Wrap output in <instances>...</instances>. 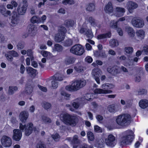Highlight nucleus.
I'll use <instances>...</instances> for the list:
<instances>
[{
  "instance_id": "nucleus-35",
  "label": "nucleus",
  "mask_w": 148,
  "mask_h": 148,
  "mask_svg": "<svg viewBox=\"0 0 148 148\" xmlns=\"http://www.w3.org/2000/svg\"><path fill=\"white\" fill-rule=\"evenodd\" d=\"M77 80L79 85L80 89L82 88L86 85V80L84 79H80Z\"/></svg>"
},
{
  "instance_id": "nucleus-58",
  "label": "nucleus",
  "mask_w": 148,
  "mask_h": 148,
  "mask_svg": "<svg viewBox=\"0 0 148 148\" xmlns=\"http://www.w3.org/2000/svg\"><path fill=\"white\" fill-rule=\"evenodd\" d=\"M29 31L30 33L34 34L35 33L37 30L36 29H35L34 26H32L30 27L29 29Z\"/></svg>"
},
{
  "instance_id": "nucleus-36",
  "label": "nucleus",
  "mask_w": 148,
  "mask_h": 148,
  "mask_svg": "<svg viewBox=\"0 0 148 148\" xmlns=\"http://www.w3.org/2000/svg\"><path fill=\"white\" fill-rule=\"evenodd\" d=\"M110 45L112 47L117 46L119 45V43L115 39H111L109 41Z\"/></svg>"
},
{
  "instance_id": "nucleus-61",
  "label": "nucleus",
  "mask_w": 148,
  "mask_h": 148,
  "mask_svg": "<svg viewBox=\"0 0 148 148\" xmlns=\"http://www.w3.org/2000/svg\"><path fill=\"white\" fill-rule=\"evenodd\" d=\"M61 95L65 97V98L66 99H69L70 95L67 93L65 92L62 91L61 92Z\"/></svg>"
},
{
  "instance_id": "nucleus-32",
  "label": "nucleus",
  "mask_w": 148,
  "mask_h": 148,
  "mask_svg": "<svg viewBox=\"0 0 148 148\" xmlns=\"http://www.w3.org/2000/svg\"><path fill=\"white\" fill-rule=\"evenodd\" d=\"M53 78L55 80L57 81H62L63 80L64 76L62 74L58 73L53 76Z\"/></svg>"
},
{
  "instance_id": "nucleus-49",
  "label": "nucleus",
  "mask_w": 148,
  "mask_h": 148,
  "mask_svg": "<svg viewBox=\"0 0 148 148\" xmlns=\"http://www.w3.org/2000/svg\"><path fill=\"white\" fill-rule=\"evenodd\" d=\"M36 148H46V146L42 142H40L36 144Z\"/></svg>"
},
{
  "instance_id": "nucleus-38",
  "label": "nucleus",
  "mask_w": 148,
  "mask_h": 148,
  "mask_svg": "<svg viewBox=\"0 0 148 148\" xmlns=\"http://www.w3.org/2000/svg\"><path fill=\"white\" fill-rule=\"evenodd\" d=\"M86 10L88 11H92L95 10V6L93 3H90L86 6Z\"/></svg>"
},
{
  "instance_id": "nucleus-42",
  "label": "nucleus",
  "mask_w": 148,
  "mask_h": 148,
  "mask_svg": "<svg viewBox=\"0 0 148 148\" xmlns=\"http://www.w3.org/2000/svg\"><path fill=\"white\" fill-rule=\"evenodd\" d=\"M62 3L64 5L67 4L72 5L74 4L75 2L74 0H64L62 1Z\"/></svg>"
},
{
  "instance_id": "nucleus-24",
  "label": "nucleus",
  "mask_w": 148,
  "mask_h": 148,
  "mask_svg": "<svg viewBox=\"0 0 148 148\" xmlns=\"http://www.w3.org/2000/svg\"><path fill=\"white\" fill-rule=\"evenodd\" d=\"M139 105L142 108H147L148 107V100L146 99H141L139 102Z\"/></svg>"
},
{
  "instance_id": "nucleus-22",
  "label": "nucleus",
  "mask_w": 148,
  "mask_h": 148,
  "mask_svg": "<svg viewBox=\"0 0 148 148\" xmlns=\"http://www.w3.org/2000/svg\"><path fill=\"white\" fill-rule=\"evenodd\" d=\"M104 10L106 13H110L113 11V8L111 3L109 2L106 5L104 8Z\"/></svg>"
},
{
  "instance_id": "nucleus-52",
  "label": "nucleus",
  "mask_w": 148,
  "mask_h": 148,
  "mask_svg": "<svg viewBox=\"0 0 148 148\" xmlns=\"http://www.w3.org/2000/svg\"><path fill=\"white\" fill-rule=\"evenodd\" d=\"M51 85L52 87L53 88H56L58 86V83L57 82V80H55L54 79L51 82Z\"/></svg>"
},
{
  "instance_id": "nucleus-19",
  "label": "nucleus",
  "mask_w": 148,
  "mask_h": 148,
  "mask_svg": "<svg viewBox=\"0 0 148 148\" xmlns=\"http://www.w3.org/2000/svg\"><path fill=\"white\" fill-rule=\"evenodd\" d=\"M29 114L25 111L21 112L19 115V119L23 123L26 122L27 119L28 118Z\"/></svg>"
},
{
  "instance_id": "nucleus-47",
  "label": "nucleus",
  "mask_w": 148,
  "mask_h": 148,
  "mask_svg": "<svg viewBox=\"0 0 148 148\" xmlns=\"http://www.w3.org/2000/svg\"><path fill=\"white\" fill-rule=\"evenodd\" d=\"M39 17L33 16L31 19V22L33 23H39Z\"/></svg>"
},
{
  "instance_id": "nucleus-21",
  "label": "nucleus",
  "mask_w": 148,
  "mask_h": 148,
  "mask_svg": "<svg viewBox=\"0 0 148 148\" xmlns=\"http://www.w3.org/2000/svg\"><path fill=\"white\" fill-rule=\"evenodd\" d=\"M88 21L91 25L93 27H97L99 28L101 27V25L98 21L95 20L92 17H90Z\"/></svg>"
},
{
  "instance_id": "nucleus-1",
  "label": "nucleus",
  "mask_w": 148,
  "mask_h": 148,
  "mask_svg": "<svg viewBox=\"0 0 148 148\" xmlns=\"http://www.w3.org/2000/svg\"><path fill=\"white\" fill-rule=\"evenodd\" d=\"M60 119L65 124L74 126L78 122V119L75 116L67 113H62L60 116Z\"/></svg>"
},
{
  "instance_id": "nucleus-44",
  "label": "nucleus",
  "mask_w": 148,
  "mask_h": 148,
  "mask_svg": "<svg viewBox=\"0 0 148 148\" xmlns=\"http://www.w3.org/2000/svg\"><path fill=\"white\" fill-rule=\"evenodd\" d=\"M66 30L65 28L62 26H61L59 30V33H60L61 34L65 35Z\"/></svg>"
},
{
  "instance_id": "nucleus-37",
  "label": "nucleus",
  "mask_w": 148,
  "mask_h": 148,
  "mask_svg": "<svg viewBox=\"0 0 148 148\" xmlns=\"http://www.w3.org/2000/svg\"><path fill=\"white\" fill-rule=\"evenodd\" d=\"M41 121L43 123H49L51 122V119L46 116H43L41 117Z\"/></svg>"
},
{
  "instance_id": "nucleus-40",
  "label": "nucleus",
  "mask_w": 148,
  "mask_h": 148,
  "mask_svg": "<svg viewBox=\"0 0 148 148\" xmlns=\"http://www.w3.org/2000/svg\"><path fill=\"white\" fill-rule=\"evenodd\" d=\"M87 136L88 139L90 142V141H93L95 138L93 133L91 132H88L87 133Z\"/></svg>"
},
{
  "instance_id": "nucleus-16",
  "label": "nucleus",
  "mask_w": 148,
  "mask_h": 148,
  "mask_svg": "<svg viewBox=\"0 0 148 148\" xmlns=\"http://www.w3.org/2000/svg\"><path fill=\"white\" fill-rule=\"evenodd\" d=\"M23 4L22 5H18L17 11L19 14L23 15L25 13L27 9V7L28 6L27 4L26 3V1H23Z\"/></svg>"
},
{
  "instance_id": "nucleus-59",
  "label": "nucleus",
  "mask_w": 148,
  "mask_h": 148,
  "mask_svg": "<svg viewBox=\"0 0 148 148\" xmlns=\"http://www.w3.org/2000/svg\"><path fill=\"white\" fill-rule=\"evenodd\" d=\"M47 18V17L46 15H43L41 18H39V23H43L45 22Z\"/></svg>"
},
{
  "instance_id": "nucleus-10",
  "label": "nucleus",
  "mask_w": 148,
  "mask_h": 148,
  "mask_svg": "<svg viewBox=\"0 0 148 148\" xmlns=\"http://www.w3.org/2000/svg\"><path fill=\"white\" fill-rule=\"evenodd\" d=\"M102 72L101 69L99 68H95L92 71V76L98 84H100L99 77L102 74Z\"/></svg>"
},
{
  "instance_id": "nucleus-50",
  "label": "nucleus",
  "mask_w": 148,
  "mask_h": 148,
  "mask_svg": "<svg viewBox=\"0 0 148 148\" xmlns=\"http://www.w3.org/2000/svg\"><path fill=\"white\" fill-rule=\"evenodd\" d=\"M54 47L56 50L58 51H60L62 50V46L59 44H55Z\"/></svg>"
},
{
  "instance_id": "nucleus-33",
  "label": "nucleus",
  "mask_w": 148,
  "mask_h": 148,
  "mask_svg": "<svg viewBox=\"0 0 148 148\" xmlns=\"http://www.w3.org/2000/svg\"><path fill=\"white\" fill-rule=\"evenodd\" d=\"M126 31L129 36L131 37H133L135 35V32L133 29L130 27L126 28Z\"/></svg>"
},
{
  "instance_id": "nucleus-60",
  "label": "nucleus",
  "mask_w": 148,
  "mask_h": 148,
  "mask_svg": "<svg viewBox=\"0 0 148 148\" xmlns=\"http://www.w3.org/2000/svg\"><path fill=\"white\" fill-rule=\"evenodd\" d=\"M97 146L98 148H104L105 147L104 144L102 140L99 141Z\"/></svg>"
},
{
  "instance_id": "nucleus-2",
  "label": "nucleus",
  "mask_w": 148,
  "mask_h": 148,
  "mask_svg": "<svg viewBox=\"0 0 148 148\" xmlns=\"http://www.w3.org/2000/svg\"><path fill=\"white\" fill-rule=\"evenodd\" d=\"M134 132L132 130H128L122 133L120 139V143L122 145H128L131 143L134 138Z\"/></svg>"
},
{
  "instance_id": "nucleus-28",
  "label": "nucleus",
  "mask_w": 148,
  "mask_h": 148,
  "mask_svg": "<svg viewBox=\"0 0 148 148\" xmlns=\"http://www.w3.org/2000/svg\"><path fill=\"white\" fill-rule=\"evenodd\" d=\"M76 59L73 56H68L67 57L65 60V63L66 65H69L74 63Z\"/></svg>"
},
{
  "instance_id": "nucleus-29",
  "label": "nucleus",
  "mask_w": 148,
  "mask_h": 148,
  "mask_svg": "<svg viewBox=\"0 0 148 148\" xmlns=\"http://www.w3.org/2000/svg\"><path fill=\"white\" fill-rule=\"evenodd\" d=\"M108 110L111 113H114L118 110V107L114 105H110L108 106Z\"/></svg>"
},
{
  "instance_id": "nucleus-53",
  "label": "nucleus",
  "mask_w": 148,
  "mask_h": 148,
  "mask_svg": "<svg viewBox=\"0 0 148 148\" xmlns=\"http://www.w3.org/2000/svg\"><path fill=\"white\" fill-rule=\"evenodd\" d=\"M9 53V54L14 57H17L19 56L18 54L16 51L13 50L10 51Z\"/></svg>"
},
{
  "instance_id": "nucleus-31",
  "label": "nucleus",
  "mask_w": 148,
  "mask_h": 148,
  "mask_svg": "<svg viewBox=\"0 0 148 148\" xmlns=\"http://www.w3.org/2000/svg\"><path fill=\"white\" fill-rule=\"evenodd\" d=\"M18 89V87L15 86H11L9 87L8 94L9 95H13Z\"/></svg>"
},
{
  "instance_id": "nucleus-51",
  "label": "nucleus",
  "mask_w": 148,
  "mask_h": 148,
  "mask_svg": "<svg viewBox=\"0 0 148 148\" xmlns=\"http://www.w3.org/2000/svg\"><path fill=\"white\" fill-rule=\"evenodd\" d=\"M27 56H29L31 61L34 60V58L32 56V52L31 50L28 49L27 51Z\"/></svg>"
},
{
  "instance_id": "nucleus-9",
  "label": "nucleus",
  "mask_w": 148,
  "mask_h": 148,
  "mask_svg": "<svg viewBox=\"0 0 148 148\" xmlns=\"http://www.w3.org/2000/svg\"><path fill=\"white\" fill-rule=\"evenodd\" d=\"M77 80L72 82L71 85H68L65 87L66 89L69 91H76L80 89Z\"/></svg>"
},
{
  "instance_id": "nucleus-64",
  "label": "nucleus",
  "mask_w": 148,
  "mask_h": 148,
  "mask_svg": "<svg viewBox=\"0 0 148 148\" xmlns=\"http://www.w3.org/2000/svg\"><path fill=\"white\" fill-rule=\"evenodd\" d=\"M142 51L147 55H148V46H145L143 47Z\"/></svg>"
},
{
  "instance_id": "nucleus-20",
  "label": "nucleus",
  "mask_w": 148,
  "mask_h": 148,
  "mask_svg": "<svg viewBox=\"0 0 148 148\" xmlns=\"http://www.w3.org/2000/svg\"><path fill=\"white\" fill-rule=\"evenodd\" d=\"M64 25L67 27L70 28L76 25V22L74 20L69 19L65 21Z\"/></svg>"
},
{
  "instance_id": "nucleus-63",
  "label": "nucleus",
  "mask_w": 148,
  "mask_h": 148,
  "mask_svg": "<svg viewBox=\"0 0 148 148\" xmlns=\"http://www.w3.org/2000/svg\"><path fill=\"white\" fill-rule=\"evenodd\" d=\"M94 130L95 132H101L102 130L101 128L98 125H95L94 126Z\"/></svg>"
},
{
  "instance_id": "nucleus-6",
  "label": "nucleus",
  "mask_w": 148,
  "mask_h": 148,
  "mask_svg": "<svg viewBox=\"0 0 148 148\" xmlns=\"http://www.w3.org/2000/svg\"><path fill=\"white\" fill-rule=\"evenodd\" d=\"M19 128L22 131L25 129V134L26 136H28L32 132L34 129V126L33 123H28L26 126V125H23L21 123H20Z\"/></svg>"
},
{
  "instance_id": "nucleus-55",
  "label": "nucleus",
  "mask_w": 148,
  "mask_h": 148,
  "mask_svg": "<svg viewBox=\"0 0 148 148\" xmlns=\"http://www.w3.org/2000/svg\"><path fill=\"white\" fill-rule=\"evenodd\" d=\"M52 137L53 138L55 141H58L60 138V136L58 134H53L52 135Z\"/></svg>"
},
{
  "instance_id": "nucleus-17",
  "label": "nucleus",
  "mask_w": 148,
  "mask_h": 148,
  "mask_svg": "<svg viewBox=\"0 0 148 148\" xmlns=\"http://www.w3.org/2000/svg\"><path fill=\"white\" fill-rule=\"evenodd\" d=\"M13 138L16 141L20 140L22 137V132L18 129H15L13 131Z\"/></svg>"
},
{
  "instance_id": "nucleus-62",
  "label": "nucleus",
  "mask_w": 148,
  "mask_h": 148,
  "mask_svg": "<svg viewBox=\"0 0 148 148\" xmlns=\"http://www.w3.org/2000/svg\"><path fill=\"white\" fill-rule=\"evenodd\" d=\"M25 44L23 42H19L17 45V48L18 49H22L24 47Z\"/></svg>"
},
{
  "instance_id": "nucleus-26",
  "label": "nucleus",
  "mask_w": 148,
  "mask_h": 148,
  "mask_svg": "<svg viewBox=\"0 0 148 148\" xmlns=\"http://www.w3.org/2000/svg\"><path fill=\"white\" fill-rule=\"evenodd\" d=\"M111 36V34L110 32H109L106 34H101L98 35L97 38L98 40L105 39L107 38H110Z\"/></svg>"
},
{
  "instance_id": "nucleus-23",
  "label": "nucleus",
  "mask_w": 148,
  "mask_h": 148,
  "mask_svg": "<svg viewBox=\"0 0 148 148\" xmlns=\"http://www.w3.org/2000/svg\"><path fill=\"white\" fill-rule=\"evenodd\" d=\"M136 34L139 39L141 40L145 37V32L142 29H140L136 32Z\"/></svg>"
},
{
  "instance_id": "nucleus-34",
  "label": "nucleus",
  "mask_w": 148,
  "mask_h": 148,
  "mask_svg": "<svg viewBox=\"0 0 148 148\" xmlns=\"http://www.w3.org/2000/svg\"><path fill=\"white\" fill-rule=\"evenodd\" d=\"M28 74L35 76L36 75V70L31 67H27L26 68Z\"/></svg>"
},
{
  "instance_id": "nucleus-43",
  "label": "nucleus",
  "mask_w": 148,
  "mask_h": 148,
  "mask_svg": "<svg viewBox=\"0 0 148 148\" xmlns=\"http://www.w3.org/2000/svg\"><path fill=\"white\" fill-rule=\"evenodd\" d=\"M42 107L46 110L49 109L51 107V105L49 103L44 102L42 104Z\"/></svg>"
},
{
  "instance_id": "nucleus-39",
  "label": "nucleus",
  "mask_w": 148,
  "mask_h": 148,
  "mask_svg": "<svg viewBox=\"0 0 148 148\" xmlns=\"http://www.w3.org/2000/svg\"><path fill=\"white\" fill-rule=\"evenodd\" d=\"M40 53L44 57L50 58L52 56V54L51 53L46 51H41Z\"/></svg>"
},
{
  "instance_id": "nucleus-27",
  "label": "nucleus",
  "mask_w": 148,
  "mask_h": 148,
  "mask_svg": "<svg viewBox=\"0 0 148 148\" xmlns=\"http://www.w3.org/2000/svg\"><path fill=\"white\" fill-rule=\"evenodd\" d=\"M65 38V35L58 33L55 36L54 40L56 42H59L63 40Z\"/></svg>"
},
{
  "instance_id": "nucleus-4",
  "label": "nucleus",
  "mask_w": 148,
  "mask_h": 148,
  "mask_svg": "<svg viewBox=\"0 0 148 148\" xmlns=\"http://www.w3.org/2000/svg\"><path fill=\"white\" fill-rule=\"evenodd\" d=\"M104 141L106 146L110 148L114 147L116 144L115 137L112 134L108 135L105 138Z\"/></svg>"
},
{
  "instance_id": "nucleus-5",
  "label": "nucleus",
  "mask_w": 148,
  "mask_h": 148,
  "mask_svg": "<svg viewBox=\"0 0 148 148\" xmlns=\"http://www.w3.org/2000/svg\"><path fill=\"white\" fill-rule=\"evenodd\" d=\"M70 51L71 53L77 56H81L84 52L83 47L80 44L73 45L71 48Z\"/></svg>"
},
{
  "instance_id": "nucleus-46",
  "label": "nucleus",
  "mask_w": 148,
  "mask_h": 148,
  "mask_svg": "<svg viewBox=\"0 0 148 148\" xmlns=\"http://www.w3.org/2000/svg\"><path fill=\"white\" fill-rule=\"evenodd\" d=\"M73 44V41L71 39H68L66 40L64 43V45L66 46H69Z\"/></svg>"
},
{
  "instance_id": "nucleus-14",
  "label": "nucleus",
  "mask_w": 148,
  "mask_h": 148,
  "mask_svg": "<svg viewBox=\"0 0 148 148\" xmlns=\"http://www.w3.org/2000/svg\"><path fill=\"white\" fill-rule=\"evenodd\" d=\"M125 12V9L123 8L116 7L114 9L113 12L114 16L117 17H120L123 16Z\"/></svg>"
},
{
  "instance_id": "nucleus-15",
  "label": "nucleus",
  "mask_w": 148,
  "mask_h": 148,
  "mask_svg": "<svg viewBox=\"0 0 148 148\" xmlns=\"http://www.w3.org/2000/svg\"><path fill=\"white\" fill-rule=\"evenodd\" d=\"M67 140L70 141L71 144L73 145V148H77L78 145H76L80 143L78 136L76 135H75L72 139L70 137H68L67 138Z\"/></svg>"
},
{
  "instance_id": "nucleus-41",
  "label": "nucleus",
  "mask_w": 148,
  "mask_h": 148,
  "mask_svg": "<svg viewBox=\"0 0 148 148\" xmlns=\"http://www.w3.org/2000/svg\"><path fill=\"white\" fill-rule=\"evenodd\" d=\"M118 22L115 21L114 20L112 21L110 24V27L112 28L115 29L117 27Z\"/></svg>"
},
{
  "instance_id": "nucleus-11",
  "label": "nucleus",
  "mask_w": 148,
  "mask_h": 148,
  "mask_svg": "<svg viewBox=\"0 0 148 148\" xmlns=\"http://www.w3.org/2000/svg\"><path fill=\"white\" fill-rule=\"evenodd\" d=\"M138 7L137 3L134 1H129L126 3V8L130 13H132L134 10L137 8Z\"/></svg>"
},
{
  "instance_id": "nucleus-48",
  "label": "nucleus",
  "mask_w": 148,
  "mask_h": 148,
  "mask_svg": "<svg viewBox=\"0 0 148 148\" xmlns=\"http://www.w3.org/2000/svg\"><path fill=\"white\" fill-rule=\"evenodd\" d=\"M80 102L77 100H75L72 103V106L74 108L77 109L79 106Z\"/></svg>"
},
{
  "instance_id": "nucleus-54",
  "label": "nucleus",
  "mask_w": 148,
  "mask_h": 148,
  "mask_svg": "<svg viewBox=\"0 0 148 148\" xmlns=\"http://www.w3.org/2000/svg\"><path fill=\"white\" fill-rule=\"evenodd\" d=\"M86 23H84L82 27L79 30V32L81 33H83L86 32L87 30V28H86Z\"/></svg>"
},
{
  "instance_id": "nucleus-18",
  "label": "nucleus",
  "mask_w": 148,
  "mask_h": 148,
  "mask_svg": "<svg viewBox=\"0 0 148 148\" xmlns=\"http://www.w3.org/2000/svg\"><path fill=\"white\" fill-rule=\"evenodd\" d=\"M11 17L10 18L11 20V25L14 26L18 23V17L17 13L16 12H13L11 14Z\"/></svg>"
},
{
  "instance_id": "nucleus-13",
  "label": "nucleus",
  "mask_w": 148,
  "mask_h": 148,
  "mask_svg": "<svg viewBox=\"0 0 148 148\" xmlns=\"http://www.w3.org/2000/svg\"><path fill=\"white\" fill-rule=\"evenodd\" d=\"M2 145L4 147H9L12 144V140L9 137L6 136H3L1 140Z\"/></svg>"
},
{
  "instance_id": "nucleus-30",
  "label": "nucleus",
  "mask_w": 148,
  "mask_h": 148,
  "mask_svg": "<svg viewBox=\"0 0 148 148\" xmlns=\"http://www.w3.org/2000/svg\"><path fill=\"white\" fill-rule=\"evenodd\" d=\"M74 69L77 72L80 73L83 71V68L80 63H77L74 67Z\"/></svg>"
},
{
  "instance_id": "nucleus-56",
  "label": "nucleus",
  "mask_w": 148,
  "mask_h": 148,
  "mask_svg": "<svg viewBox=\"0 0 148 148\" xmlns=\"http://www.w3.org/2000/svg\"><path fill=\"white\" fill-rule=\"evenodd\" d=\"M32 88L31 86L27 87L25 88V92L28 94H29L32 91Z\"/></svg>"
},
{
  "instance_id": "nucleus-7",
  "label": "nucleus",
  "mask_w": 148,
  "mask_h": 148,
  "mask_svg": "<svg viewBox=\"0 0 148 148\" xmlns=\"http://www.w3.org/2000/svg\"><path fill=\"white\" fill-rule=\"evenodd\" d=\"M101 87L102 89L96 88L94 90V92L95 94H106L111 93L112 92V90H108V83L102 84Z\"/></svg>"
},
{
  "instance_id": "nucleus-8",
  "label": "nucleus",
  "mask_w": 148,
  "mask_h": 148,
  "mask_svg": "<svg viewBox=\"0 0 148 148\" xmlns=\"http://www.w3.org/2000/svg\"><path fill=\"white\" fill-rule=\"evenodd\" d=\"M131 22L132 25L136 27L142 28L144 25L143 20L138 18H134L132 19Z\"/></svg>"
},
{
  "instance_id": "nucleus-12",
  "label": "nucleus",
  "mask_w": 148,
  "mask_h": 148,
  "mask_svg": "<svg viewBox=\"0 0 148 148\" xmlns=\"http://www.w3.org/2000/svg\"><path fill=\"white\" fill-rule=\"evenodd\" d=\"M107 71L112 75L115 76L121 73L120 67L117 66H114L112 67H109L107 68Z\"/></svg>"
},
{
  "instance_id": "nucleus-45",
  "label": "nucleus",
  "mask_w": 148,
  "mask_h": 148,
  "mask_svg": "<svg viewBox=\"0 0 148 148\" xmlns=\"http://www.w3.org/2000/svg\"><path fill=\"white\" fill-rule=\"evenodd\" d=\"M125 51L127 53L130 54L133 52V49L131 47H126L125 48Z\"/></svg>"
},
{
  "instance_id": "nucleus-3",
  "label": "nucleus",
  "mask_w": 148,
  "mask_h": 148,
  "mask_svg": "<svg viewBox=\"0 0 148 148\" xmlns=\"http://www.w3.org/2000/svg\"><path fill=\"white\" fill-rule=\"evenodd\" d=\"M131 117L128 114H123L116 117V122L119 125L122 127H125L130 121Z\"/></svg>"
},
{
  "instance_id": "nucleus-25",
  "label": "nucleus",
  "mask_w": 148,
  "mask_h": 148,
  "mask_svg": "<svg viewBox=\"0 0 148 148\" xmlns=\"http://www.w3.org/2000/svg\"><path fill=\"white\" fill-rule=\"evenodd\" d=\"M117 58L119 59L123 65L125 66H130L131 65L127 62L126 60V57L124 56H122L120 57H117Z\"/></svg>"
},
{
  "instance_id": "nucleus-57",
  "label": "nucleus",
  "mask_w": 148,
  "mask_h": 148,
  "mask_svg": "<svg viewBox=\"0 0 148 148\" xmlns=\"http://www.w3.org/2000/svg\"><path fill=\"white\" fill-rule=\"evenodd\" d=\"M86 34L87 36L89 38H92L93 36L92 33L90 30H87L86 32Z\"/></svg>"
}]
</instances>
